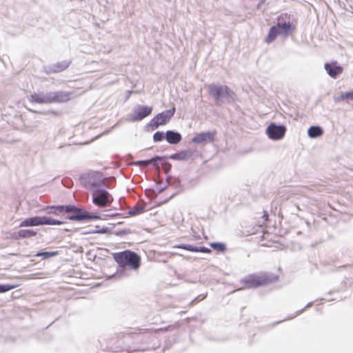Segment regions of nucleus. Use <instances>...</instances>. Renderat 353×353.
I'll list each match as a JSON object with an SVG mask.
<instances>
[{
    "label": "nucleus",
    "mask_w": 353,
    "mask_h": 353,
    "mask_svg": "<svg viewBox=\"0 0 353 353\" xmlns=\"http://www.w3.org/2000/svg\"><path fill=\"white\" fill-rule=\"evenodd\" d=\"M114 260L123 268L137 270L141 265V257L131 250H125L112 254Z\"/></svg>",
    "instance_id": "obj_1"
},
{
    "label": "nucleus",
    "mask_w": 353,
    "mask_h": 353,
    "mask_svg": "<svg viewBox=\"0 0 353 353\" xmlns=\"http://www.w3.org/2000/svg\"><path fill=\"white\" fill-rule=\"evenodd\" d=\"M276 279V278L275 276L269 275L264 272H261L259 274L248 275L242 280V283L245 288H254L272 282Z\"/></svg>",
    "instance_id": "obj_2"
},
{
    "label": "nucleus",
    "mask_w": 353,
    "mask_h": 353,
    "mask_svg": "<svg viewBox=\"0 0 353 353\" xmlns=\"http://www.w3.org/2000/svg\"><path fill=\"white\" fill-rule=\"evenodd\" d=\"M84 186L92 192L104 185L103 174L100 172H90L81 178Z\"/></svg>",
    "instance_id": "obj_3"
},
{
    "label": "nucleus",
    "mask_w": 353,
    "mask_h": 353,
    "mask_svg": "<svg viewBox=\"0 0 353 353\" xmlns=\"http://www.w3.org/2000/svg\"><path fill=\"white\" fill-rule=\"evenodd\" d=\"M67 218L72 221H82L85 219H99L100 216L88 214L84 210L79 208L72 205H67Z\"/></svg>",
    "instance_id": "obj_4"
},
{
    "label": "nucleus",
    "mask_w": 353,
    "mask_h": 353,
    "mask_svg": "<svg viewBox=\"0 0 353 353\" xmlns=\"http://www.w3.org/2000/svg\"><path fill=\"white\" fill-rule=\"evenodd\" d=\"M63 221H60L47 216H34L24 219L19 224L20 227H31L43 225H61Z\"/></svg>",
    "instance_id": "obj_5"
},
{
    "label": "nucleus",
    "mask_w": 353,
    "mask_h": 353,
    "mask_svg": "<svg viewBox=\"0 0 353 353\" xmlns=\"http://www.w3.org/2000/svg\"><path fill=\"white\" fill-rule=\"evenodd\" d=\"M92 195L93 203L101 208L110 207L114 200L112 196L105 190H94Z\"/></svg>",
    "instance_id": "obj_6"
},
{
    "label": "nucleus",
    "mask_w": 353,
    "mask_h": 353,
    "mask_svg": "<svg viewBox=\"0 0 353 353\" xmlns=\"http://www.w3.org/2000/svg\"><path fill=\"white\" fill-rule=\"evenodd\" d=\"M175 112V108H172L171 110H168L161 113L157 114L150 121V125L153 128H158L159 125H163L166 124L173 117Z\"/></svg>",
    "instance_id": "obj_7"
},
{
    "label": "nucleus",
    "mask_w": 353,
    "mask_h": 353,
    "mask_svg": "<svg viewBox=\"0 0 353 353\" xmlns=\"http://www.w3.org/2000/svg\"><path fill=\"white\" fill-rule=\"evenodd\" d=\"M208 92L216 101L224 95L234 94V92L228 86L216 85L214 84L208 85Z\"/></svg>",
    "instance_id": "obj_8"
},
{
    "label": "nucleus",
    "mask_w": 353,
    "mask_h": 353,
    "mask_svg": "<svg viewBox=\"0 0 353 353\" xmlns=\"http://www.w3.org/2000/svg\"><path fill=\"white\" fill-rule=\"evenodd\" d=\"M286 132V128L283 125H276L274 123H271L266 130V133L268 137L273 140L281 139Z\"/></svg>",
    "instance_id": "obj_9"
},
{
    "label": "nucleus",
    "mask_w": 353,
    "mask_h": 353,
    "mask_svg": "<svg viewBox=\"0 0 353 353\" xmlns=\"http://www.w3.org/2000/svg\"><path fill=\"white\" fill-rule=\"evenodd\" d=\"M216 131L205 132L196 134L192 139V141L196 144L212 142L214 141Z\"/></svg>",
    "instance_id": "obj_10"
},
{
    "label": "nucleus",
    "mask_w": 353,
    "mask_h": 353,
    "mask_svg": "<svg viewBox=\"0 0 353 353\" xmlns=\"http://www.w3.org/2000/svg\"><path fill=\"white\" fill-rule=\"evenodd\" d=\"M324 68L329 76L334 79L343 72V68L336 61L325 63Z\"/></svg>",
    "instance_id": "obj_11"
},
{
    "label": "nucleus",
    "mask_w": 353,
    "mask_h": 353,
    "mask_svg": "<svg viewBox=\"0 0 353 353\" xmlns=\"http://www.w3.org/2000/svg\"><path fill=\"white\" fill-rule=\"evenodd\" d=\"M29 101L33 103H50L55 101V97L48 94L33 93L29 97Z\"/></svg>",
    "instance_id": "obj_12"
},
{
    "label": "nucleus",
    "mask_w": 353,
    "mask_h": 353,
    "mask_svg": "<svg viewBox=\"0 0 353 353\" xmlns=\"http://www.w3.org/2000/svg\"><path fill=\"white\" fill-rule=\"evenodd\" d=\"M152 111V108L149 106H141L134 112L133 121H140L149 116Z\"/></svg>",
    "instance_id": "obj_13"
},
{
    "label": "nucleus",
    "mask_w": 353,
    "mask_h": 353,
    "mask_svg": "<svg viewBox=\"0 0 353 353\" xmlns=\"http://www.w3.org/2000/svg\"><path fill=\"white\" fill-rule=\"evenodd\" d=\"M281 34V31L280 30V26L278 24L274 26H272L270 28L268 34L265 39V42L268 43H270L274 41L279 34Z\"/></svg>",
    "instance_id": "obj_14"
},
{
    "label": "nucleus",
    "mask_w": 353,
    "mask_h": 353,
    "mask_svg": "<svg viewBox=\"0 0 353 353\" xmlns=\"http://www.w3.org/2000/svg\"><path fill=\"white\" fill-rule=\"evenodd\" d=\"M165 139L170 144H177L181 140V136L179 132L168 130L165 134Z\"/></svg>",
    "instance_id": "obj_15"
},
{
    "label": "nucleus",
    "mask_w": 353,
    "mask_h": 353,
    "mask_svg": "<svg viewBox=\"0 0 353 353\" xmlns=\"http://www.w3.org/2000/svg\"><path fill=\"white\" fill-rule=\"evenodd\" d=\"M278 25L280 26V30L281 31V34H284L285 35H288L289 33L292 32L295 27L290 22L280 23H278Z\"/></svg>",
    "instance_id": "obj_16"
},
{
    "label": "nucleus",
    "mask_w": 353,
    "mask_h": 353,
    "mask_svg": "<svg viewBox=\"0 0 353 353\" xmlns=\"http://www.w3.org/2000/svg\"><path fill=\"white\" fill-rule=\"evenodd\" d=\"M37 234L36 231L29 229L20 230L17 233L18 238L22 239L31 238L32 236H35Z\"/></svg>",
    "instance_id": "obj_17"
},
{
    "label": "nucleus",
    "mask_w": 353,
    "mask_h": 353,
    "mask_svg": "<svg viewBox=\"0 0 353 353\" xmlns=\"http://www.w3.org/2000/svg\"><path fill=\"white\" fill-rule=\"evenodd\" d=\"M323 132L322 129L319 126H312L308 130V135L312 138L320 137Z\"/></svg>",
    "instance_id": "obj_18"
},
{
    "label": "nucleus",
    "mask_w": 353,
    "mask_h": 353,
    "mask_svg": "<svg viewBox=\"0 0 353 353\" xmlns=\"http://www.w3.org/2000/svg\"><path fill=\"white\" fill-rule=\"evenodd\" d=\"M70 65V62L63 61L62 62L57 63L53 65L52 70L54 72H61L65 70Z\"/></svg>",
    "instance_id": "obj_19"
},
{
    "label": "nucleus",
    "mask_w": 353,
    "mask_h": 353,
    "mask_svg": "<svg viewBox=\"0 0 353 353\" xmlns=\"http://www.w3.org/2000/svg\"><path fill=\"white\" fill-rule=\"evenodd\" d=\"M49 209L50 210V213L56 215H60L66 212L67 205L50 206L49 207Z\"/></svg>",
    "instance_id": "obj_20"
},
{
    "label": "nucleus",
    "mask_w": 353,
    "mask_h": 353,
    "mask_svg": "<svg viewBox=\"0 0 353 353\" xmlns=\"http://www.w3.org/2000/svg\"><path fill=\"white\" fill-rule=\"evenodd\" d=\"M59 254V251H53V252H37L35 256H42L43 259H47L50 257L57 256Z\"/></svg>",
    "instance_id": "obj_21"
},
{
    "label": "nucleus",
    "mask_w": 353,
    "mask_h": 353,
    "mask_svg": "<svg viewBox=\"0 0 353 353\" xmlns=\"http://www.w3.org/2000/svg\"><path fill=\"white\" fill-rule=\"evenodd\" d=\"M210 246L218 252H224L226 250V245L223 243H212Z\"/></svg>",
    "instance_id": "obj_22"
},
{
    "label": "nucleus",
    "mask_w": 353,
    "mask_h": 353,
    "mask_svg": "<svg viewBox=\"0 0 353 353\" xmlns=\"http://www.w3.org/2000/svg\"><path fill=\"white\" fill-rule=\"evenodd\" d=\"M19 285L0 284V293L6 292L17 288Z\"/></svg>",
    "instance_id": "obj_23"
},
{
    "label": "nucleus",
    "mask_w": 353,
    "mask_h": 353,
    "mask_svg": "<svg viewBox=\"0 0 353 353\" xmlns=\"http://www.w3.org/2000/svg\"><path fill=\"white\" fill-rule=\"evenodd\" d=\"M340 99L343 101L352 100L353 101V90L350 92H343L341 94Z\"/></svg>",
    "instance_id": "obj_24"
},
{
    "label": "nucleus",
    "mask_w": 353,
    "mask_h": 353,
    "mask_svg": "<svg viewBox=\"0 0 353 353\" xmlns=\"http://www.w3.org/2000/svg\"><path fill=\"white\" fill-rule=\"evenodd\" d=\"M164 137V134L163 132H157L153 135V139L154 141H160Z\"/></svg>",
    "instance_id": "obj_25"
},
{
    "label": "nucleus",
    "mask_w": 353,
    "mask_h": 353,
    "mask_svg": "<svg viewBox=\"0 0 353 353\" xmlns=\"http://www.w3.org/2000/svg\"><path fill=\"white\" fill-rule=\"evenodd\" d=\"M261 218L263 220L262 224H265L269 221L268 212L267 211L264 210Z\"/></svg>",
    "instance_id": "obj_26"
},
{
    "label": "nucleus",
    "mask_w": 353,
    "mask_h": 353,
    "mask_svg": "<svg viewBox=\"0 0 353 353\" xmlns=\"http://www.w3.org/2000/svg\"><path fill=\"white\" fill-rule=\"evenodd\" d=\"M142 212H143L142 210H139L135 207L131 211H130L129 213H130V214L134 216V215L139 214L141 213Z\"/></svg>",
    "instance_id": "obj_27"
},
{
    "label": "nucleus",
    "mask_w": 353,
    "mask_h": 353,
    "mask_svg": "<svg viewBox=\"0 0 353 353\" xmlns=\"http://www.w3.org/2000/svg\"><path fill=\"white\" fill-rule=\"evenodd\" d=\"M154 161V159H150V160H148V161H139V163L140 165H148V164L153 162Z\"/></svg>",
    "instance_id": "obj_28"
},
{
    "label": "nucleus",
    "mask_w": 353,
    "mask_h": 353,
    "mask_svg": "<svg viewBox=\"0 0 353 353\" xmlns=\"http://www.w3.org/2000/svg\"><path fill=\"white\" fill-rule=\"evenodd\" d=\"M179 248H184V249H186L188 250H192V249L189 248H186V247H179Z\"/></svg>",
    "instance_id": "obj_29"
},
{
    "label": "nucleus",
    "mask_w": 353,
    "mask_h": 353,
    "mask_svg": "<svg viewBox=\"0 0 353 353\" xmlns=\"http://www.w3.org/2000/svg\"><path fill=\"white\" fill-rule=\"evenodd\" d=\"M265 234H268V233H267V232H264V233H263V237H264V236H265Z\"/></svg>",
    "instance_id": "obj_30"
},
{
    "label": "nucleus",
    "mask_w": 353,
    "mask_h": 353,
    "mask_svg": "<svg viewBox=\"0 0 353 353\" xmlns=\"http://www.w3.org/2000/svg\"><path fill=\"white\" fill-rule=\"evenodd\" d=\"M203 252H208L209 250H203Z\"/></svg>",
    "instance_id": "obj_31"
}]
</instances>
